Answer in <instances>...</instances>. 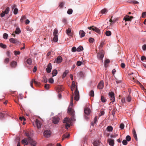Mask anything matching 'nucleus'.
<instances>
[{
    "mask_svg": "<svg viewBox=\"0 0 146 146\" xmlns=\"http://www.w3.org/2000/svg\"><path fill=\"white\" fill-rule=\"evenodd\" d=\"M25 135L27 137V138H25L22 140L21 141L22 143L24 145H27L29 143L31 146H36L37 143L33 141L32 138L33 136V133L32 132L27 131L25 133Z\"/></svg>",
    "mask_w": 146,
    "mask_h": 146,
    "instance_id": "1",
    "label": "nucleus"
},
{
    "mask_svg": "<svg viewBox=\"0 0 146 146\" xmlns=\"http://www.w3.org/2000/svg\"><path fill=\"white\" fill-rule=\"evenodd\" d=\"M73 105V96H72L71 98L70 103L69 107L68 109V113L70 114L72 117H73L74 115V111L72 108Z\"/></svg>",
    "mask_w": 146,
    "mask_h": 146,
    "instance_id": "2",
    "label": "nucleus"
},
{
    "mask_svg": "<svg viewBox=\"0 0 146 146\" xmlns=\"http://www.w3.org/2000/svg\"><path fill=\"white\" fill-rule=\"evenodd\" d=\"M75 96L74 97V100L76 101L79 100L80 98L79 93L77 87H76V89L74 92Z\"/></svg>",
    "mask_w": 146,
    "mask_h": 146,
    "instance_id": "3",
    "label": "nucleus"
},
{
    "mask_svg": "<svg viewBox=\"0 0 146 146\" xmlns=\"http://www.w3.org/2000/svg\"><path fill=\"white\" fill-rule=\"evenodd\" d=\"M104 51L101 50L98 54L97 58L99 60H102L104 56Z\"/></svg>",
    "mask_w": 146,
    "mask_h": 146,
    "instance_id": "4",
    "label": "nucleus"
},
{
    "mask_svg": "<svg viewBox=\"0 0 146 146\" xmlns=\"http://www.w3.org/2000/svg\"><path fill=\"white\" fill-rule=\"evenodd\" d=\"M44 135L45 137L48 138L51 136V133L50 130H46L44 131Z\"/></svg>",
    "mask_w": 146,
    "mask_h": 146,
    "instance_id": "5",
    "label": "nucleus"
},
{
    "mask_svg": "<svg viewBox=\"0 0 146 146\" xmlns=\"http://www.w3.org/2000/svg\"><path fill=\"white\" fill-rule=\"evenodd\" d=\"M133 18V17L129 16L128 15H126L123 18V20H125V21H131V20Z\"/></svg>",
    "mask_w": 146,
    "mask_h": 146,
    "instance_id": "6",
    "label": "nucleus"
},
{
    "mask_svg": "<svg viewBox=\"0 0 146 146\" xmlns=\"http://www.w3.org/2000/svg\"><path fill=\"white\" fill-rule=\"evenodd\" d=\"M59 118L57 116H55L53 117L52 121L55 124L58 123L59 122Z\"/></svg>",
    "mask_w": 146,
    "mask_h": 146,
    "instance_id": "7",
    "label": "nucleus"
},
{
    "mask_svg": "<svg viewBox=\"0 0 146 146\" xmlns=\"http://www.w3.org/2000/svg\"><path fill=\"white\" fill-rule=\"evenodd\" d=\"M52 68V65L51 63H49L48 64L47 67L46 68V72L48 73H50L51 71V70Z\"/></svg>",
    "mask_w": 146,
    "mask_h": 146,
    "instance_id": "8",
    "label": "nucleus"
},
{
    "mask_svg": "<svg viewBox=\"0 0 146 146\" xmlns=\"http://www.w3.org/2000/svg\"><path fill=\"white\" fill-rule=\"evenodd\" d=\"M62 60V58L60 56H59L55 59L54 61V62H56L57 63H61Z\"/></svg>",
    "mask_w": 146,
    "mask_h": 146,
    "instance_id": "9",
    "label": "nucleus"
},
{
    "mask_svg": "<svg viewBox=\"0 0 146 146\" xmlns=\"http://www.w3.org/2000/svg\"><path fill=\"white\" fill-rule=\"evenodd\" d=\"M104 86V83L103 81H101L98 84L97 88L99 89H102Z\"/></svg>",
    "mask_w": 146,
    "mask_h": 146,
    "instance_id": "10",
    "label": "nucleus"
},
{
    "mask_svg": "<svg viewBox=\"0 0 146 146\" xmlns=\"http://www.w3.org/2000/svg\"><path fill=\"white\" fill-rule=\"evenodd\" d=\"M9 40L11 42L13 43L18 44L19 43V42L16 39L11 38L9 39Z\"/></svg>",
    "mask_w": 146,
    "mask_h": 146,
    "instance_id": "11",
    "label": "nucleus"
},
{
    "mask_svg": "<svg viewBox=\"0 0 146 146\" xmlns=\"http://www.w3.org/2000/svg\"><path fill=\"white\" fill-rule=\"evenodd\" d=\"M71 120L72 119H70L69 117H66L64 119L63 121V122L64 123H71Z\"/></svg>",
    "mask_w": 146,
    "mask_h": 146,
    "instance_id": "12",
    "label": "nucleus"
},
{
    "mask_svg": "<svg viewBox=\"0 0 146 146\" xmlns=\"http://www.w3.org/2000/svg\"><path fill=\"white\" fill-rule=\"evenodd\" d=\"M35 123L37 128L38 129L40 128L41 127V122L38 119H36V120Z\"/></svg>",
    "mask_w": 146,
    "mask_h": 146,
    "instance_id": "13",
    "label": "nucleus"
},
{
    "mask_svg": "<svg viewBox=\"0 0 146 146\" xmlns=\"http://www.w3.org/2000/svg\"><path fill=\"white\" fill-rule=\"evenodd\" d=\"M10 65L11 67L15 68L17 65V62L15 61H13L10 63Z\"/></svg>",
    "mask_w": 146,
    "mask_h": 146,
    "instance_id": "14",
    "label": "nucleus"
},
{
    "mask_svg": "<svg viewBox=\"0 0 146 146\" xmlns=\"http://www.w3.org/2000/svg\"><path fill=\"white\" fill-rule=\"evenodd\" d=\"M84 112L85 114L88 115L90 114V109L88 108H86L84 109Z\"/></svg>",
    "mask_w": 146,
    "mask_h": 146,
    "instance_id": "15",
    "label": "nucleus"
},
{
    "mask_svg": "<svg viewBox=\"0 0 146 146\" xmlns=\"http://www.w3.org/2000/svg\"><path fill=\"white\" fill-rule=\"evenodd\" d=\"M79 34L80 37L82 38L85 36L86 33L83 30H81L79 31Z\"/></svg>",
    "mask_w": 146,
    "mask_h": 146,
    "instance_id": "16",
    "label": "nucleus"
},
{
    "mask_svg": "<svg viewBox=\"0 0 146 146\" xmlns=\"http://www.w3.org/2000/svg\"><path fill=\"white\" fill-rule=\"evenodd\" d=\"M108 142L109 143L110 145L113 146L114 145V140L112 139H108Z\"/></svg>",
    "mask_w": 146,
    "mask_h": 146,
    "instance_id": "17",
    "label": "nucleus"
},
{
    "mask_svg": "<svg viewBox=\"0 0 146 146\" xmlns=\"http://www.w3.org/2000/svg\"><path fill=\"white\" fill-rule=\"evenodd\" d=\"M63 90V87L62 85H60L58 86L57 90L58 92H62Z\"/></svg>",
    "mask_w": 146,
    "mask_h": 146,
    "instance_id": "18",
    "label": "nucleus"
},
{
    "mask_svg": "<svg viewBox=\"0 0 146 146\" xmlns=\"http://www.w3.org/2000/svg\"><path fill=\"white\" fill-rule=\"evenodd\" d=\"M93 30L95 31V32L98 34H100V30L98 28L95 27L94 26V28H93Z\"/></svg>",
    "mask_w": 146,
    "mask_h": 146,
    "instance_id": "19",
    "label": "nucleus"
},
{
    "mask_svg": "<svg viewBox=\"0 0 146 146\" xmlns=\"http://www.w3.org/2000/svg\"><path fill=\"white\" fill-rule=\"evenodd\" d=\"M66 33L69 36H71L72 34L71 33V30L70 29H68L66 31Z\"/></svg>",
    "mask_w": 146,
    "mask_h": 146,
    "instance_id": "20",
    "label": "nucleus"
},
{
    "mask_svg": "<svg viewBox=\"0 0 146 146\" xmlns=\"http://www.w3.org/2000/svg\"><path fill=\"white\" fill-rule=\"evenodd\" d=\"M113 129V127L111 126H108L106 128L107 130L108 131H111Z\"/></svg>",
    "mask_w": 146,
    "mask_h": 146,
    "instance_id": "21",
    "label": "nucleus"
},
{
    "mask_svg": "<svg viewBox=\"0 0 146 146\" xmlns=\"http://www.w3.org/2000/svg\"><path fill=\"white\" fill-rule=\"evenodd\" d=\"M69 71L68 70H66L63 73L62 75V78H63L65 77L67 74L68 73Z\"/></svg>",
    "mask_w": 146,
    "mask_h": 146,
    "instance_id": "22",
    "label": "nucleus"
},
{
    "mask_svg": "<svg viewBox=\"0 0 146 146\" xmlns=\"http://www.w3.org/2000/svg\"><path fill=\"white\" fill-rule=\"evenodd\" d=\"M21 32V31L20 29L19 28H17L15 31V33L17 34H19Z\"/></svg>",
    "mask_w": 146,
    "mask_h": 146,
    "instance_id": "23",
    "label": "nucleus"
},
{
    "mask_svg": "<svg viewBox=\"0 0 146 146\" xmlns=\"http://www.w3.org/2000/svg\"><path fill=\"white\" fill-rule=\"evenodd\" d=\"M52 74L53 77L56 76L57 74V70L55 69L53 70L52 71Z\"/></svg>",
    "mask_w": 146,
    "mask_h": 146,
    "instance_id": "24",
    "label": "nucleus"
},
{
    "mask_svg": "<svg viewBox=\"0 0 146 146\" xmlns=\"http://www.w3.org/2000/svg\"><path fill=\"white\" fill-rule=\"evenodd\" d=\"M99 143L100 142L99 141H95L94 142L93 144L94 146H98Z\"/></svg>",
    "mask_w": 146,
    "mask_h": 146,
    "instance_id": "25",
    "label": "nucleus"
},
{
    "mask_svg": "<svg viewBox=\"0 0 146 146\" xmlns=\"http://www.w3.org/2000/svg\"><path fill=\"white\" fill-rule=\"evenodd\" d=\"M101 101L103 102H106V99L103 96H101Z\"/></svg>",
    "mask_w": 146,
    "mask_h": 146,
    "instance_id": "26",
    "label": "nucleus"
},
{
    "mask_svg": "<svg viewBox=\"0 0 146 146\" xmlns=\"http://www.w3.org/2000/svg\"><path fill=\"white\" fill-rule=\"evenodd\" d=\"M105 34L107 36H109L111 35V33L110 31H108L106 32Z\"/></svg>",
    "mask_w": 146,
    "mask_h": 146,
    "instance_id": "27",
    "label": "nucleus"
},
{
    "mask_svg": "<svg viewBox=\"0 0 146 146\" xmlns=\"http://www.w3.org/2000/svg\"><path fill=\"white\" fill-rule=\"evenodd\" d=\"M107 12L108 10L106 9L105 8L102 9L101 11V13L102 14H104L106 13Z\"/></svg>",
    "mask_w": 146,
    "mask_h": 146,
    "instance_id": "28",
    "label": "nucleus"
},
{
    "mask_svg": "<svg viewBox=\"0 0 146 146\" xmlns=\"http://www.w3.org/2000/svg\"><path fill=\"white\" fill-rule=\"evenodd\" d=\"M54 37L53 38V40L54 42H57L58 40V36H54Z\"/></svg>",
    "mask_w": 146,
    "mask_h": 146,
    "instance_id": "29",
    "label": "nucleus"
},
{
    "mask_svg": "<svg viewBox=\"0 0 146 146\" xmlns=\"http://www.w3.org/2000/svg\"><path fill=\"white\" fill-rule=\"evenodd\" d=\"M32 62V60L31 58L28 59L27 61V63L29 65L31 64Z\"/></svg>",
    "mask_w": 146,
    "mask_h": 146,
    "instance_id": "30",
    "label": "nucleus"
},
{
    "mask_svg": "<svg viewBox=\"0 0 146 146\" xmlns=\"http://www.w3.org/2000/svg\"><path fill=\"white\" fill-rule=\"evenodd\" d=\"M131 97L129 95L126 98V100L128 102H130L131 100Z\"/></svg>",
    "mask_w": 146,
    "mask_h": 146,
    "instance_id": "31",
    "label": "nucleus"
},
{
    "mask_svg": "<svg viewBox=\"0 0 146 146\" xmlns=\"http://www.w3.org/2000/svg\"><path fill=\"white\" fill-rule=\"evenodd\" d=\"M26 19V17L25 15L21 17V19H20V21L22 23L23 22V20H25Z\"/></svg>",
    "mask_w": 146,
    "mask_h": 146,
    "instance_id": "32",
    "label": "nucleus"
},
{
    "mask_svg": "<svg viewBox=\"0 0 146 146\" xmlns=\"http://www.w3.org/2000/svg\"><path fill=\"white\" fill-rule=\"evenodd\" d=\"M42 81L44 83H46L47 82V79L45 76H44L43 77Z\"/></svg>",
    "mask_w": 146,
    "mask_h": 146,
    "instance_id": "33",
    "label": "nucleus"
},
{
    "mask_svg": "<svg viewBox=\"0 0 146 146\" xmlns=\"http://www.w3.org/2000/svg\"><path fill=\"white\" fill-rule=\"evenodd\" d=\"M58 31L56 29H54L53 32V35L54 36H58L57 34H58Z\"/></svg>",
    "mask_w": 146,
    "mask_h": 146,
    "instance_id": "34",
    "label": "nucleus"
},
{
    "mask_svg": "<svg viewBox=\"0 0 146 146\" xmlns=\"http://www.w3.org/2000/svg\"><path fill=\"white\" fill-rule=\"evenodd\" d=\"M110 62V60L109 59H106L104 62V66L106 67H107V64H108Z\"/></svg>",
    "mask_w": 146,
    "mask_h": 146,
    "instance_id": "35",
    "label": "nucleus"
},
{
    "mask_svg": "<svg viewBox=\"0 0 146 146\" xmlns=\"http://www.w3.org/2000/svg\"><path fill=\"white\" fill-rule=\"evenodd\" d=\"M73 10L71 9H69L67 11V13L68 14H71L72 13Z\"/></svg>",
    "mask_w": 146,
    "mask_h": 146,
    "instance_id": "36",
    "label": "nucleus"
},
{
    "mask_svg": "<svg viewBox=\"0 0 146 146\" xmlns=\"http://www.w3.org/2000/svg\"><path fill=\"white\" fill-rule=\"evenodd\" d=\"M109 96L110 98L114 96V92H110L109 93Z\"/></svg>",
    "mask_w": 146,
    "mask_h": 146,
    "instance_id": "37",
    "label": "nucleus"
},
{
    "mask_svg": "<svg viewBox=\"0 0 146 146\" xmlns=\"http://www.w3.org/2000/svg\"><path fill=\"white\" fill-rule=\"evenodd\" d=\"M89 95L90 96L94 97V91L93 90H91L89 93Z\"/></svg>",
    "mask_w": 146,
    "mask_h": 146,
    "instance_id": "38",
    "label": "nucleus"
},
{
    "mask_svg": "<svg viewBox=\"0 0 146 146\" xmlns=\"http://www.w3.org/2000/svg\"><path fill=\"white\" fill-rule=\"evenodd\" d=\"M34 83L36 86H39L40 85V82L35 81V80H34Z\"/></svg>",
    "mask_w": 146,
    "mask_h": 146,
    "instance_id": "39",
    "label": "nucleus"
},
{
    "mask_svg": "<svg viewBox=\"0 0 146 146\" xmlns=\"http://www.w3.org/2000/svg\"><path fill=\"white\" fill-rule=\"evenodd\" d=\"M83 49V48L82 46H79L77 49V51L78 52H80Z\"/></svg>",
    "mask_w": 146,
    "mask_h": 146,
    "instance_id": "40",
    "label": "nucleus"
},
{
    "mask_svg": "<svg viewBox=\"0 0 146 146\" xmlns=\"http://www.w3.org/2000/svg\"><path fill=\"white\" fill-rule=\"evenodd\" d=\"M75 86V84L74 82V81H72V89H71L72 91H73V90Z\"/></svg>",
    "mask_w": 146,
    "mask_h": 146,
    "instance_id": "41",
    "label": "nucleus"
},
{
    "mask_svg": "<svg viewBox=\"0 0 146 146\" xmlns=\"http://www.w3.org/2000/svg\"><path fill=\"white\" fill-rule=\"evenodd\" d=\"M83 64V62L80 61H77L76 63V65L78 66H81Z\"/></svg>",
    "mask_w": 146,
    "mask_h": 146,
    "instance_id": "42",
    "label": "nucleus"
},
{
    "mask_svg": "<svg viewBox=\"0 0 146 146\" xmlns=\"http://www.w3.org/2000/svg\"><path fill=\"white\" fill-rule=\"evenodd\" d=\"M70 135L69 134H68L67 135L66 134H64L63 136V138L62 139V140H63L64 138L68 137L70 136Z\"/></svg>",
    "mask_w": 146,
    "mask_h": 146,
    "instance_id": "43",
    "label": "nucleus"
},
{
    "mask_svg": "<svg viewBox=\"0 0 146 146\" xmlns=\"http://www.w3.org/2000/svg\"><path fill=\"white\" fill-rule=\"evenodd\" d=\"M18 9L17 8H15L14 9V11H13V13H14V14L15 15H16L17 14V13H18Z\"/></svg>",
    "mask_w": 146,
    "mask_h": 146,
    "instance_id": "44",
    "label": "nucleus"
},
{
    "mask_svg": "<svg viewBox=\"0 0 146 146\" xmlns=\"http://www.w3.org/2000/svg\"><path fill=\"white\" fill-rule=\"evenodd\" d=\"M8 35L6 33H4L3 35V38L5 39H7L8 37Z\"/></svg>",
    "mask_w": 146,
    "mask_h": 146,
    "instance_id": "45",
    "label": "nucleus"
},
{
    "mask_svg": "<svg viewBox=\"0 0 146 146\" xmlns=\"http://www.w3.org/2000/svg\"><path fill=\"white\" fill-rule=\"evenodd\" d=\"M9 7H7L6 8L5 11H4V12H5V13H6V14H7L9 13Z\"/></svg>",
    "mask_w": 146,
    "mask_h": 146,
    "instance_id": "46",
    "label": "nucleus"
},
{
    "mask_svg": "<svg viewBox=\"0 0 146 146\" xmlns=\"http://www.w3.org/2000/svg\"><path fill=\"white\" fill-rule=\"evenodd\" d=\"M0 46L3 48H5L7 47L5 45H4L2 43H0Z\"/></svg>",
    "mask_w": 146,
    "mask_h": 146,
    "instance_id": "47",
    "label": "nucleus"
},
{
    "mask_svg": "<svg viewBox=\"0 0 146 146\" xmlns=\"http://www.w3.org/2000/svg\"><path fill=\"white\" fill-rule=\"evenodd\" d=\"M126 140L128 141H130L131 140V138L130 136L127 135L126 137Z\"/></svg>",
    "mask_w": 146,
    "mask_h": 146,
    "instance_id": "48",
    "label": "nucleus"
},
{
    "mask_svg": "<svg viewBox=\"0 0 146 146\" xmlns=\"http://www.w3.org/2000/svg\"><path fill=\"white\" fill-rule=\"evenodd\" d=\"M9 59L8 58H6L4 60V62L5 64H7L9 62Z\"/></svg>",
    "mask_w": 146,
    "mask_h": 146,
    "instance_id": "49",
    "label": "nucleus"
},
{
    "mask_svg": "<svg viewBox=\"0 0 146 146\" xmlns=\"http://www.w3.org/2000/svg\"><path fill=\"white\" fill-rule=\"evenodd\" d=\"M142 18H145L146 17V12L142 13Z\"/></svg>",
    "mask_w": 146,
    "mask_h": 146,
    "instance_id": "50",
    "label": "nucleus"
},
{
    "mask_svg": "<svg viewBox=\"0 0 146 146\" xmlns=\"http://www.w3.org/2000/svg\"><path fill=\"white\" fill-rule=\"evenodd\" d=\"M94 38H89V42H90V43H92L94 41Z\"/></svg>",
    "mask_w": 146,
    "mask_h": 146,
    "instance_id": "51",
    "label": "nucleus"
},
{
    "mask_svg": "<svg viewBox=\"0 0 146 146\" xmlns=\"http://www.w3.org/2000/svg\"><path fill=\"white\" fill-rule=\"evenodd\" d=\"M131 3H133L134 4H139V2L135 0H132L131 1Z\"/></svg>",
    "mask_w": 146,
    "mask_h": 146,
    "instance_id": "52",
    "label": "nucleus"
},
{
    "mask_svg": "<svg viewBox=\"0 0 146 146\" xmlns=\"http://www.w3.org/2000/svg\"><path fill=\"white\" fill-rule=\"evenodd\" d=\"M14 54L15 55H19L20 54V52L19 51H16L15 50L14 51Z\"/></svg>",
    "mask_w": 146,
    "mask_h": 146,
    "instance_id": "53",
    "label": "nucleus"
},
{
    "mask_svg": "<svg viewBox=\"0 0 146 146\" xmlns=\"http://www.w3.org/2000/svg\"><path fill=\"white\" fill-rule=\"evenodd\" d=\"M110 100L111 101V102L112 103H113L115 101V97L113 96L112 97L110 98Z\"/></svg>",
    "mask_w": 146,
    "mask_h": 146,
    "instance_id": "54",
    "label": "nucleus"
},
{
    "mask_svg": "<svg viewBox=\"0 0 146 146\" xmlns=\"http://www.w3.org/2000/svg\"><path fill=\"white\" fill-rule=\"evenodd\" d=\"M122 143L123 144L125 145H127V140H123L122 141Z\"/></svg>",
    "mask_w": 146,
    "mask_h": 146,
    "instance_id": "55",
    "label": "nucleus"
},
{
    "mask_svg": "<svg viewBox=\"0 0 146 146\" xmlns=\"http://www.w3.org/2000/svg\"><path fill=\"white\" fill-rule=\"evenodd\" d=\"M124 125L122 123H121L119 126L120 128L121 129H123L124 128Z\"/></svg>",
    "mask_w": 146,
    "mask_h": 146,
    "instance_id": "56",
    "label": "nucleus"
},
{
    "mask_svg": "<svg viewBox=\"0 0 146 146\" xmlns=\"http://www.w3.org/2000/svg\"><path fill=\"white\" fill-rule=\"evenodd\" d=\"M34 83V79H32L30 82V85L31 87L33 88V83Z\"/></svg>",
    "mask_w": 146,
    "mask_h": 146,
    "instance_id": "57",
    "label": "nucleus"
},
{
    "mask_svg": "<svg viewBox=\"0 0 146 146\" xmlns=\"http://www.w3.org/2000/svg\"><path fill=\"white\" fill-rule=\"evenodd\" d=\"M142 48L143 50H146V44H144L143 45Z\"/></svg>",
    "mask_w": 146,
    "mask_h": 146,
    "instance_id": "58",
    "label": "nucleus"
},
{
    "mask_svg": "<svg viewBox=\"0 0 146 146\" xmlns=\"http://www.w3.org/2000/svg\"><path fill=\"white\" fill-rule=\"evenodd\" d=\"M64 5V3L63 2H62L60 3L59 5V7H60L61 8H62L63 7Z\"/></svg>",
    "mask_w": 146,
    "mask_h": 146,
    "instance_id": "59",
    "label": "nucleus"
},
{
    "mask_svg": "<svg viewBox=\"0 0 146 146\" xmlns=\"http://www.w3.org/2000/svg\"><path fill=\"white\" fill-rule=\"evenodd\" d=\"M77 50V49L75 47H73L72 48V52H75Z\"/></svg>",
    "mask_w": 146,
    "mask_h": 146,
    "instance_id": "60",
    "label": "nucleus"
},
{
    "mask_svg": "<svg viewBox=\"0 0 146 146\" xmlns=\"http://www.w3.org/2000/svg\"><path fill=\"white\" fill-rule=\"evenodd\" d=\"M121 67L123 68H124L125 67V64L124 63H121Z\"/></svg>",
    "mask_w": 146,
    "mask_h": 146,
    "instance_id": "61",
    "label": "nucleus"
},
{
    "mask_svg": "<svg viewBox=\"0 0 146 146\" xmlns=\"http://www.w3.org/2000/svg\"><path fill=\"white\" fill-rule=\"evenodd\" d=\"M44 87L46 89H48L49 88V85L48 84H45Z\"/></svg>",
    "mask_w": 146,
    "mask_h": 146,
    "instance_id": "62",
    "label": "nucleus"
},
{
    "mask_svg": "<svg viewBox=\"0 0 146 146\" xmlns=\"http://www.w3.org/2000/svg\"><path fill=\"white\" fill-rule=\"evenodd\" d=\"M49 82L50 83H52L53 82H54V80H53V79L52 78H50L49 80Z\"/></svg>",
    "mask_w": 146,
    "mask_h": 146,
    "instance_id": "63",
    "label": "nucleus"
},
{
    "mask_svg": "<svg viewBox=\"0 0 146 146\" xmlns=\"http://www.w3.org/2000/svg\"><path fill=\"white\" fill-rule=\"evenodd\" d=\"M141 59L142 61H143L144 60H146V57L144 56H142L141 57Z\"/></svg>",
    "mask_w": 146,
    "mask_h": 146,
    "instance_id": "64",
    "label": "nucleus"
}]
</instances>
